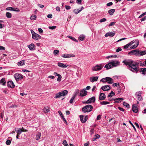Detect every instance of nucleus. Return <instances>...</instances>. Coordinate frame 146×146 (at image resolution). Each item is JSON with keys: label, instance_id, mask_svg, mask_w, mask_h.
Returning a JSON list of instances; mask_svg holds the SVG:
<instances>
[{"label": "nucleus", "instance_id": "obj_64", "mask_svg": "<svg viewBox=\"0 0 146 146\" xmlns=\"http://www.w3.org/2000/svg\"><path fill=\"white\" fill-rule=\"evenodd\" d=\"M89 142H88L86 143H85L84 144V146H89Z\"/></svg>", "mask_w": 146, "mask_h": 146}, {"label": "nucleus", "instance_id": "obj_9", "mask_svg": "<svg viewBox=\"0 0 146 146\" xmlns=\"http://www.w3.org/2000/svg\"><path fill=\"white\" fill-rule=\"evenodd\" d=\"M139 50H134L131 51L128 53L129 55H139Z\"/></svg>", "mask_w": 146, "mask_h": 146}, {"label": "nucleus", "instance_id": "obj_14", "mask_svg": "<svg viewBox=\"0 0 146 146\" xmlns=\"http://www.w3.org/2000/svg\"><path fill=\"white\" fill-rule=\"evenodd\" d=\"M7 86L8 87H10L11 88H13L14 87L15 85L13 82L11 81H10L7 82Z\"/></svg>", "mask_w": 146, "mask_h": 146}, {"label": "nucleus", "instance_id": "obj_5", "mask_svg": "<svg viewBox=\"0 0 146 146\" xmlns=\"http://www.w3.org/2000/svg\"><path fill=\"white\" fill-rule=\"evenodd\" d=\"M14 76L17 81L22 79L23 78V76L21 74L17 73L14 75Z\"/></svg>", "mask_w": 146, "mask_h": 146}, {"label": "nucleus", "instance_id": "obj_47", "mask_svg": "<svg viewBox=\"0 0 146 146\" xmlns=\"http://www.w3.org/2000/svg\"><path fill=\"white\" fill-rule=\"evenodd\" d=\"M123 106H126V107H127L128 108H129V105L126 102H123Z\"/></svg>", "mask_w": 146, "mask_h": 146}, {"label": "nucleus", "instance_id": "obj_13", "mask_svg": "<svg viewBox=\"0 0 146 146\" xmlns=\"http://www.w3.org/2000/svg\"><path fill=\"white\" fill-rule=\"evenodd\" d=\"M75 56L74 54H63L62 55V56L63 58H68L70 57H74Z\"/></svg>", "mask_w": 146, "mask_h": 146}, {"label": "nucleus", "instance_id": "obj_31", "mask_svg": "<svg viewBox=\"0 0 146 146\" xmlns=\"http://www.w3.org/2000/svg\"><path fill=\"white\" fill-rule=\"evenodd\" d=\"M68 91L66 90H64L60 92L62 96H63L66 95L68 94Z\"/></svg>", "mask_w": 146, "mask_h": 146}, {"label": "nucleus", "instance_id": "obj_18", "mask_svg": "<svg viewBox=\"0 0 146 146\" xmlns=\"http://www.w3.org/2000/svg\"><path fill=\"white\" fill-rule=\"evenodd\" d=\"M58 65L59 67L63 68H66L68 66V65H66V64H64L63 63L60 62H58Z\"/></svg>", "mask_w": 146, "mask_h": 146}, {"label": "nucleus", "instance_id": "obj_39", "mask_svg": "<svg viewBox=\"0 0 146 146\" xmlns=\"http://www.w3.org/2000/svg\"><path fill=\"white\" fill-rule=\"evenodd\" d=\"M136 43L135 44H134L131 47L132 49H135L137 46L138 45V42L136 41Z\"/></svg>", "mask_w": 146, "mask_h": 146}, {"label": "nucleus", "instance_id": "obj_38", "mask_svg": "<svg viewBox=\"0 0 146 146\" xmlns=\"http://www.w3.org/2000/svg\"><path fill=\"white\" fill-rule=\"evenodd\" d=\"M115 94L113 91H111V92L108 95L107 97L109 98L110 97H112V96L115 95Z\"/></svg>", "mask_w": 146, "mask_h": 146}, {"label": "nucleus", "instance_id": "obj_56", "mask_svg": "<svg viewBox=\"0 0 146 146\" xmlns=\"http://www.w3.org/2000/svg\"><path fill=\"white\" fill-rule=\"evenodd\" d=\"M118 85H119V84L118 83H115L112 84V86L113 87L117 86Z\"/></svg>", "mask_w": 146, "mask_h": 146}, {"label": "nucleus", "instance_id": "obj_1", "mask_svg": "<svg viewBox=\"0 0 146 146\" xmlns=\"http://www.w3.org/2000/svg\"><path fill=\"white\" fill-rule=\"evenodd\" d=\"M120 64V62L117 60H115L109 62L106 64L105 66V68L107 69H108L113 67L117 66Z\"/></svg>", "mask_w": 146, "mask_h": 146}, {"label": "nucleus", "instance_id": "obj_27", "mask_svg": "<svg viewBox=\"0 0 146 146\" xmlns=\"http://www.w3.org/2000/svg\"><path fill=\"white\" fill-rule=\"evenodd\" d=\"M58 113L60 115V116L62 117V119H63V120L65 122L67 123L66 120L65 119L64 117V116L63 115V114H62L61 111H58Z\"/></svg>", "mask_w": 146, "mask_h": 146}, {"label": "nucleus", "instance_id": "obj_44", "mask_svg": "<svg viewBox=\"0 0 146 146\" xmlns=\"http://www.w3.org/2000/svg\"><path fill=\"white\" fill-rule=\"evenodd\" d=\"M141 94V92L139 91L136 92L135 94V95L136 97L138 96Z\"/></svg>", "mask_w": 146, "mask_h": 146}, {"label": "nucleus", "instance_id": "obj_53", "mask_svg": "<svg viewBox=\"0 0 146 146\" xmlns=\"http://www.w3.org/2000/svg\"><path fill=\"white\" fill-rule=\"evenodd\" d=\"M129 123H130V124L132 125V126L133 127V128H134V130H135V131H136V129L135 128V127L133 125V124L131 122V121H129Z\"/></svg>", "mask_w": 146, "mask_h": 146}, {"label": "nucleus", "instance_id": "obj_10", "mask_svg": "<svg viewBox=\"0 0 146 146\" xmlns=\"http://www.w3.org/2000/svg\"><path fill=\"white\" fill-rule=\"evenodd\" d=\"M106 98V96L105 94L101 93L100 94L99 100H104Z\"/></svg>", "mask_w": 146, "mask_h": 146}, {"label": "nucleus", "instance_id": "obj_54", "mask_svg": "<svg viewBox=\"0 0 146 146\" xmlns=\"http://www.w3.org/2000/svg\"><path fill=\"white\" fill-rule=\"evenodd\" d=\"M48 28L50 29L53 30V29H56V27L55 26H51V27L50 26Z\"/></svg>", "mask_w": 146, "mask_h": 146}, {"label": "nucleus", "instance_id": "obj_30", "mask_svg": "<svg viewBox=\"0 0 146 146\" xmlns=\"http://www.w3.org/2000/svg\"><path fill=\"white\" fill-rule=\"evenodd\" d=\"M85 36L83 35H81L78 37V40L81 41H83L84 40Z\"/></svg>", "mask_w": 146, "mask_h": 146}, {"label": "nucleus", "instance_id": "obj_63", "mask_svg": "<svg viewBox=\"0 0 146 146\" xmlns=\"http://www.w3.org/2000/svg\"><path fill=\"white\" fill-rule=\"evenodd\" d=\"M145 20H146V16L144 17L141 19V21H145Z\"/></svg>", "mask_w": 146, "mask_h": 146}, {"label": "nucleus", "instance_id": "obj_46", "mask_svg": "<svg viewBox=\"0 0 146 146\" xmlns=\"http://www.w3.org/2000/svg\"><path fill=\"white\" fill-rule=\"evenodd\" d=\"M22 132V129L20 128H19L18 130L16 131V132L19 134H20Z\"/></svg>", "mask_w": 146, "mask_h": 146}, {"label": "nucleus", "instance_id": "obj_50", "mask_svg": "<svg viewBox=\"0 0 146 146\" xmlns=\"http://www.w3.org/2000/svg\"><path fill=\"white\" fill-rule=\"evenodd\" d=\"M58 78L57 79V81L58 82H60L61 81V79L62 78L60 74L58 76Z\"/></svg>", "mask_w": 146, "mask_h": 146}, {"label": "nucleus", "instance_id": "obj_42", "mask_svg": "<svg viewBox=\"0 0 146 146\" xmlns=\"http://www.w3.org/2000/svg\"><path fill=\"white\" fill-rule=\"evenodd\" d=\"M36 16L34 15H32L30 17L31 20H36Z\"/></svg>", "mask_w": 146, "mask_h": 146}, {"label": "nucleus", "instance_id": "obj_43", "mask_svg": "<svg viewBox=\"0 0 146 146\" xmlns=\"http://www.w3.org/2000/svg\"><path fill=\"white\" fill-rule=\"evenodd\" d=\"M59 52V51L57 50H55L53 51V54L56 55Z\"/></svg>", "mask_w": 146, "mask_h": 146}, {"label": "nucleus", "instance_id": "obj_3", "mask_svg": "<svg viewBox=\"0 0 146 146\" xmlns=\"http://www.w3.org/2000/svg\"><path fill=\"white\" fill-rule=\"evenodd\" d=\"M93 106L90 105H88L83 107L82 108V111L84 113L89 112L93 109Z\"/></svg>", "mask_w": 146, "mask_h": 146}, {"label": "nucleus", "instance_id": "obj_6", "mask_svg": "<svg viewBox=\"0 0 146 146\" xmlns=\"http://www.w3.org/2000/svg\"><path fill=\"white\" fill-rule=\"evenodd\" d=\"M103 67V66L101 64L97 65L93 67L92 68V70L93 71H97L100 70Z\"/></svg>", "mask_w": 146, "mask_h": 146}, {"label": "nucleus", "instance_id": "obj_52", "mask_svg": "<svg viewBox=\"0 0 146 146\" xmlns=\"http://www.w3.org/2000/svg\"><path fill=\"white\" fill-rule=\"evenodd\" d=\"M137 97V100H139V101H141V100H142V97H141V95L139 96H138Z\"/></svg>", "mask_w": 146, "mask_h": 146}, {"label": "nucleus", "instance_id": "obj_8", "mask_svg": "<svg viewBox=\"0 0 146 146\" xmlns=\"http://www.w3.org/2000/svg\"><path fill=\"white\" fill-rule=\"evenodd\" d=\"M80 121L82 123L85 122L88 118V115H86L85 117L84 118V119H83V118L84 117V116L83 115H80Z\"/></svg>", "mask_w": 146, "mask_h": 146}, {"label": "nucleus", "instance_id": "obj_26", "mask_svg": "<svg viewBox=\"0 0 146 146\" xmlns=\"http://www.w3.org/2000/svg\"><path fill=\"white\" fill-rule=\"evenodd\" d=\"M41 136V133L40 132H38L37 133L36 135V140H38L40 139Z\"/></svg>", "mask_w": 146, "mask_h": 146}, {"label": "nucleus", "instance_id": "obj_49", "mask_svg": "<svg viewBox=\"0 0 146 146\" xmlns=\"http://www.w3.org/2000/svg\"><path fill=\"white\" fill-rule=\"evenodd\" d=\"M65 146H69L67 144V143L66 141V140H65L62 143Z\"/></svg>", "mask_w": 146, "mask_h": 146}, {"label": "nucleus", "instance_id": "obj_36", "mask_svg": "<svg viewBox=\"0 0 146 146\" xmlns=\"http://www.w3.org/2000/svg\"><path fill=\"white\" fill-rule=\"evenodd\" d=\"M62 96L61 94V93L60 92L59 93H58L57 94H56V96L55 97L56 98H60V97H61Z\"/></svg>", "mask_w": 146, "mask_h": 146}, {"label": "nucleus", "instance_id": "obj_20", "mask_svg": "<svg viewBox=\"0 0 146 146\" xmlns=\"http://www.w3.org/2000/svg\"><path fill=\"white\" fill-rule=\"evenodd\" d=\"M78 91H79V90H77L76 91V94L74 96H73L71 98V99L70 100L69 102L70 103L72 104L73 103V101L74 100V99H75V98L76 96L77 93L78 92Z\"/></svg>", "mask_w": 146, "mask_h": 146}, {"label": "nucleus", "instance_id": "obj_12", "mask_svg": "<svg viewBox=\"0 0 146 146\" xmlns=\"http://www.w3.org/2000/svg\"><path fill=\"white\" fill-rule=\"evenodd\" d=\"M27 46L29 50H34L35 49L36 46L33 43H31L30 44L28 45Z\"/></svg>", "mask_w": 146, "mask_h": 146}, {"label": "nucleus", "instance_id": "obj_22", "mask_svg": "<svg viewBox=\"0 0 146 146\" xmlns=\"http://www.w3.org/2000/svg\"><path fill=\"white\" fill-rule=\"evenodd\" d=\"M123 100V98H117L116 99H113V100H114L115 102L117 103L120 102Z\"/></svg>", "mask_w": 146, "mask_h": 146}, {"label": "nucleus", "instance_id": "obj_59", "mask_svg": "<svg viewBox=\"0 0 146 146\" xmlns=\"http://www.w3.org/2000/svg\"><path fill=\"white\" fill-rule=\"evenodd\" d=\"M65 8L67 10L70 9L71 8V7L69 6L68 5H65Z\"/></svg>", "mask_w": 146, "mask_h": 146}, {"label": "nucleus", "instance_id": "obj_21", "mask_svg": "<svg viewBox=\"0 0 146 146\" xmlns=\"http://www.w3.org/2000/svg\"><path fill=\"white\" fill-rule=\"evenodd\" d=\"M131 62L132 61L129 60H124L123 61V62L126 65L128 66V67L129 66Z\"/></svg>", "mask_w": 146, "mask_h": 146}, {"label": "nucleus", "instance_id": "obj_7", "mask_svg": "<svg viewBox=\"0 0 146 146\" xmlns=\"http://www.w3.org/2000/svg\"><path fill=\"white\" fill-rule=\"evenodd\" d=\"M87 94V92L86 90V89H83L80 91L79 96L81 97L86 96Z\"/></svg>", "mask_w": 146, "mask_h": 146}, {"label": "nucleus", "instance_id": "obj_58", "mask_svg": "<svg viewBox=\"0 0 146 146\" xmlns=\"http://www.w3.org/2000/svg\"><path fill=\"white\" fill-rule=\"evenodd\" d=\"M13 11L16 12H19L20 11V10L18 8H17L15 9L13 8Z\"/></svg>", "mask_w": 146, "mask_h": 146}, {"label": "nucleus", "instance_id": "obj_15", "mask_svg": "<svg viewBox=\"0 0 146 146\" xmlns=\"http://www.w3.org/2000/svg\"><path fill=\"white\" fill-rule=\"evenodd\" d=\"M115 35V33L111 32L107 33L105 34V36L106 37H108L109 36L110 37H113L114 35Z\"/></svg>", "mask_w": 146, "mask_h": 146}, {"label": "nucleus", "instance_id": "obj_55", "mask_svg": "<svg viewBox=\"0 0 146 146\" xmlns=\"http://www.w3.org/2000/svg\"><path fill=\"white\" fill-rule=\"evenodd\" d=\"M94 137L96 138V139H98L100 137V136L98 134H96L95 135Z\"/></svg>", "mask_w": 146, "mask_h": 146}, {"label": "nucleus", "instance_id": "obj_4", "mask_svg": "<svg viewBox=\"0 0 146 146\" xmlns=\"http://www.w3.org/2000/svg\"><path fill=\"white\" fill-rule=\"evenodd\" d=\"M31 32L32 35V38L33 39L37 40L41 38V36L36 33L34 31L31 30Z\"/></svg>", "mask_w": 146, "mask_h": 146}, {"label": "nucleus", "instance_id": "obj_62", "mask_svg": "<svg viewBox=\"0 0 146 146\" xmlns=\"http://www.w3.org/2000/svg\"><path fill=\"white\" fill-rule=\"evenodd\" d=\"M118 109L120 111H124V109L121 107H118Z\"/></svg>", "mask_w": 146, "mask_h": 146}, {"label": "nucleus", "instance_id": "obj_51", "mask_svg": "<svg viewBox=\"0 0 146 146\" xmlns=\"http://www.w3.org/2000/svg\"><path fill=\"white\" fill-rule=\"evenodd\" d=\"M106 21V19L105 18H103L100 19V23H102L103 22H105Z\"/></svg>", "mask_w": 146, "mask_h": 146}, {"label": "nucleus", "instance_id": "obj_61", "mask_svg": "<svg viewBox=\"0 0 146 146\" xmlns=\"http://www.w3.org/2000/svg\"><path fill=\"white\" fill-rule=\"evenodd\" d=\"M121 50H122V49H121V48L119 47V48H117L116 50V52H118L119 51H121Z\"/></svg>", "mask_w": 146, "mask_h": 146}, {"label": "nucleus", "instance_id": "obj_40", "mask_svg": "<svg viewBox=\"0 0 146 146\" xmlns=\"http://www.w3.org/2000/svg\"><path fill=\"white\" fill-rule=\"evenodd\" d=\"M107 77L102 78L100 81L102 82L103 83H105L107 81Z\"/></svg>", "mask_w": 146, "mask_h": 146}, {"label": "nucleus", "instance_id": "obj_60", "mask_svg": "<svg viewBox=\"0 0 146 146\" xmlns=\"http://www.w3.org/2000/svg\"><path fill=\"white\" fill-rule=\"evenodd\" d=\"M38 31L40 33H42L43 32V31L40 28H39L38 29Z\"/></svg>", "mask_w": 146, "mask_h": 146}, {"label": "nucleus", "instance_id": "obj_32", "mask_svg": "<svg viewBox=\"0 0 146 146\" xmlns=\"http://www.w3.org/2000/svg\"><path fill=\"white\" fill-rule=\"evenodd\" d=\"M43 110L45 113H47L50 111L48 107H44Z\"/></svg>", "mask_w": 146, "mask_h": 146}, {"label": "nucleus", "instance_id": "obj_24", "mask_svg": "<svg viewBox=\"0 0 146 146\" xmlns=\"http://www.w3.org/2000/svg\"><path fill=\"white\" fill-rule=\"evenodd\" d=\"M135 105H134L132 106V110L133 112L135 113H137L138 111V110L137 106H135Z\"/></svg>", "mask_w": 146, "mask_h": 146}, {"label": "nucleus", "instance_id": "obj_41", "mask_svg": "<svg viewBox=\"0 0 146 146\" xmlns=\"http://www.w3.org/2000/svg\"><path fill=\"white\" fill-rule=\"evenodd\" d=\"M141 71L142 72V74H143L146 75V68H142L141 69Z\"/></svg>", "mask_w": 146, "mask_h": 146}, {"label": "nucleus", "instance_id": "obj_16", "mask_svg": "<svg viewBox=\"0 0 146 146\" xmlns=\"http://www.w3.org/2000/svg\"><path fill=\"white\" fill-rule=\"evenodd\" d=\"M101 89L104 91H108L110 89L109 86L105 85L102 87Z\"/></svg>", "mask_w": 146, "mask_h": 146}, {"label": "nucleus", "instance_id": "obj_28", "mask_svg": "<svg viewBox=\"0 0 146 146\" xmlns=\"http://www.w3.org/2000/svg\"><path fill=\"white\" fill-rule=\"evenodd\" d=\"M6 83V81L5 80L4 78H2L0 80V84H1L4 86L5 85Z\"/></svg>", "mask_w": 146, "mask_h": 146}, {"label": "nucleus", "instance_id": "obj_37", "mask_svg": "<svg viewBox=\"0 0 146 146\" xmlns=\"http://www.w3.org/2000/svg\"><path fill=\"white\" fill-rule=\"evenodd\" d=\"M67 37L68 38L71 39H72V40H73L74 41H75L77 42H78V40H77L74 37H73L71 36H67Z\"/></svg>", "mask_w": 146, "mask_h": 146}, {"label": "nucleus", "instance_id": "obj_19", "mask_svg": "<svg viewBox=\"0 0 146 146\" xmlns=\"http://www.w3.org/2000/svg\"><path fill=\"white\" fill-rule=\"evenodd\" d=\"M84 9L83 7H82L80 10L75 9L73 10V12L74 13L77 14L81 11Z\"/></svg>", "mask_w": 146, "mask_h": 146}, {"label": "nucleus", "instance_id": "obj_23", "mask_svg": "<svg viewBox=\"0 0 146 146\" xmlns=\"http://www.w3.org/2000/svg\"><path fill=\"white\" fill-rule=\"evenodd\" d=\"M25 60H23L18 62L17 64L18 66H22L25 65Z\"/></svg>", "mask_w": 146, "mask_h": 146}, {"label": "nucleus", "instance_id": "obj_25", "mask_svg": "<svg viewBox=\"0 0 146 146\" xmlns=\"http://www.w3.org/2000/svg\"><path fill=\"white\" fill-rule=\"evenodd\" d=\"M113 79L109 77H107V82L110 84H112L113 82Z\"/></svg>", "mask_w": 146, "mask_h": 146}, {"label": "nucleus", "instance_id": "obj_48", "mask_svg": "<svg viewBox=\"0 0 146 146\" xmlns=\"http://www.w3.org/2000/svg\"><path fill=\"white\" fill-rule=\"evenodd\" d=\"M11 143V141L9 139L7 140L6 142V143L7 145H10Z\"/></svg>", "mask_w": 146, "mask_h": 146}, {"label": "nucleus", "instance_id": "obj_33", "mask_svg": "<svg viewBox=\"0 0 146 146\" xmlns=\"http://www.w3.org/2000/svg\"><path fill=\"white\" fill-rule=\"evenodd\" d=\"M6 16L7 17L9 18H10L12 17V14L9 12H6Z\"/></svg>", "mask_w": 146, "mask_h": 146}, {"label": "nucleus", "instance_id": "obj_45", "mask_svg": "<svg viewBox=\"0 0 146 146\" xmlns=\"http://www.w3.org/2000/svg\"><path fill=\"white\" fill-rule=\"evenodd\" d=\"M13 8L12 7H8L6 8V10L7 11H13Z\"/></svg>", "mask_w": 146, "mask_h": 146}, {"label": "nucleus", "instance_id": "obj_29", "mask_svg": "<svg viewBox=\"0 0 146 146\" xmlns=\"http://www.w3.org/2000/svg\"><path fill=\"white\" fill-rule=\"evenodd\" d=\"M139 56H143L146 54V51H142L141 50H139Z\"/></svg>", "mask_w": 146, "mask_h": 146}, {"label": "nucleus", "instance_id": "obj_17", "mask_svg": "<svg viewBox=\"0 0 146 146\" xmlns=\"http://www.w3.org/2000/svg\"><path fill=\"white\" fill-rule=\"evenodd\" d=\"M98 76H94L90 77V82H94L95 81H97L98 79Z\"/></svg>", "mask_w": 146, "mask_h": 146}, {"label": "nucleus", "instance_id": "obj_11", "mask_svg": "<svg viewBox=\"0 0 146 146\" xmlns=\"http://www.w3.org/2000/svg\"><path fill=\"white\" fill-rule=\"evenodd\" d=\"M95 97L94 96H93L91 98H89L87 100V102L88 104L93 103L95 102Z\"/></svg>", "mask_w": 146, "mask_h": 146}, {"label": "nucleus", "instance_id": "obj_2", "mask_svg": "<svg viewBox=\"0 0 146 146\" xmlns=\"http://www.w3.org/2000/svg\"><path fill=\"white\" fill-rule=\"evenodd\" d=\"M138 66V64L136 62L132 61L128 68L133 72H137L139 70Z\"/></svg>", "mask_w": 146, "mask_h": 146}, {"label": "nucleus", "instance_id": "obj_34", "mask_svg": "<svg viewBox=\"0 0 146 146\" xmlns=\"http://www.w3.org/2000/svg\"><path fill=\"white\" fill-rule=\"evenodd\" d=\"M110 102L106 101H103L100 102V104L102 105H106L109 104Z\"/></svg>", "mask_w": 146, "mask_h": 146}, {"label": "nucleus", "instance_id": "obj_35", "mask_svg": "<svg viewBox=\"0 0 146 146\" xmlns=\"http://www.w3.org/2000/svg\"><path fill=\"white\" fill-rule=\"evenodd\" d=\"M115 11V10L114 9H111L109 10L108 13L110 15H112L113 14Z\"/></svg>", "mask_w": 146, "mask_h": 146}, {"label": "nucleus", "instance_id": "obj_57", "mask_svg": "<svg viewBox=\"0 0 146 146\" xmlns=\"http://www.w3.org/2000/svg\"><path fill=\"white\" fill-rule=\"evenodd\" d=\"M81 2H82V0H76L77 3L79 4H81Z\"/></svg>", "mask_w": 146, "mask_h": 146}]
</instances>
